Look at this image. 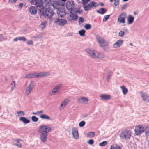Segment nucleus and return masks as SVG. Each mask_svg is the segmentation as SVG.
<instances>
[{
    "mask_svg": "<svg viewBox=\"0 0 149 149\" xmlns=\"http://www.w3.org/2000/svg\"><path fill=\"white\" fill-rule=\"evenodd\" d=\"M110 15H105L104 16V18L103 19V22H106L109 18V17L110 16Z\"/></svg>",
    "mask_w": 149,
    "mask_h": 149,
    "instance_id": "obj_41",
    "label": "nucleus"
},
{
    "mask_svg": "<svg viewBox=\"0 0 149 149\" xmlns=\"http://www.w3.org/2000/svg\"><path fill=\"white\" fill-rule=\"evenodd\" d=\"M20 141H22V140H20V139L17 140V143L16 144V145L19 147H22V145L19 142Z\"/></svg>",
    "mask_w": 149,
    "mask_h": 149,
    "instance_id": "obj_38",
    "label": "nucleus"
},
{
    "mask_svg": "<svg viewBox=\"0 0 149 149\" xmlns=\"http://www.w3.org/2000/svg\"><path fill=\"white\" fill-rule=\"evenodd\" d=\"M110 149H121V148L118 146H111Z\"/></svg>",
    "mask_w": 149,
    "mask_h": 149,
    "instance_id": "obj_44",
    "label": "nucleus"
},
{
    "mask_svg": "<svg viewBox=\"0 0 149 149\" xmlns=\"http://www.w3.org/2000/svg\"><path fill=\"white\" fill-rule=\"evenodd\" d=\"M46 24V22H42L41 24V28L42 29H44L45 27Z\"/></svg>",
    "mask_w": 149,
    "mask_h": 149,
    "instance_id": "obj_49",
    "label": "nucleus"
},
{
    "mask_svg": "<svg viewBox=\"0 0 149 149\" xmlns=\"http://www.w3.org/2000/svg\"><path fill=\"white\" fill-rule=\"evenodd\" d=\"M72 134L74 138L76 139H78L79 138L78 133V131L76 127L73 128L72 129Z\"/></svg>",
    "mask_w": 149,
    "mask_h": 149,
    "instance_id": "obj_12",
    "label": "nucleus"
},
{
    "mask_svg": "<svg viewBox=\"0 0 149 149\" xmlns=\"http://www.w3.org/2000/svg\"><path fill=\"white\" fill-rule=\"evenodd\" d=\"M74 12L75 13H78L79 14H80L82 12V10H76H76H73Z\"/></svg>",
    "mask_w": 149,
    "mask_h": 149,
    "instance_id": "obj_55",
    "label": "nucleus"
},
{
    "mask_svg": "<svg viewBox=\"0 0 149 149\" xmlns=\"http://www.w3.org/2000/svg\"><path fill=\"white\" fill-rule=\"evenodd\" d=\"M97 3L95 2L91 1L90 2V4L91 6V8L93 7L96 8L98 6V5L97 4Z\"/></svg>",
    "mask_w": 149,
    "mask_h": 149,
    "instance_id": "obj_32",
    "label": "nucleus"
},
{
    "mask_svg": "<svg viewBox=\"0 0 149 149\" xmlns=\"http://www.w3.org/2000/svg\"><path fill=\"white\" fill-rule=\"evenodd\" d=\"M134 20V17L131 15H129L128 17V24L130 25L132 24Z\"/></svg>",
    "mask_w": 149,
    "mask_h": 149,
    "instance_id": "obj_18",
    "label": "nucleus"
},
{
    "mask_svg": "<svg viewBox=\"0 0 149 149\" xmlns=\"http://www.w3.org/2000/svg\"><path fill=\"white\" fill-rule=\"evenodd\" d=\"M78 102L79 103H84V104H86L88 103V100L87 98L84 97L79 98L78 100Z\"/></svg>",
    "mask_w": 149,
    "mask_h": 149,
    "instance_id": "obj_16",
    "label": "nucleus"
},
{
    "mask_svg": "<svg viewBox=\"0 0 149 149\" xmlns=\"http://www.w3.org/2000/svg\"><path fill=\"white\" fill-rule=\"evenodd\" d=\"M44 112V111L43 110H41L39 111H37V115H38Z\"/></svg>",
    "mask_w": 149,
    "mask_h": 149,
    "instance_id": "obj_60",
    "label": "nucleus"
},
{
    "mask_svg": "<svg viewBox=\"0 0 149 149\" xmlns=\"http://www.w3.org/2000/svg\"><path fill=\"white\" fill-rule=\"evenodd\" d=\"M84 9L85 11H87L92 8L91 6L90 5V3L86 5L85 6H84Z\"/></svg>",
    "mask_w": 149,
    "mask_h": 149,
    "instance_id": "obj_30",
    "label": "nucleus"
},
{
    "mask_svg": "<svg viewBox=\"0 0 149 149\" xmlns=\"http://www.w3.org/2000/svg\"><path fill=\"white\" fill-rule=\"evenodd\" d=\"M39 76L38 75V77H44L49 76L50 74L49 72H40L39 73Z\"/></svg>",
    "mask_w": 149,
    "mask_h": 149,
    "instance_id": "obj_17",
    "label": "nucleus"
},
{
    "mask_svg": "<svg viewBox=\"0 0 149 149\" xmlns=\"http://www.w3.org/2000/svg\"><path fill=\"white\" fill-rule=\"evenodd\" d=\"M54 8L57 9V13L59 17H64L65 16L66 13L64 8L55 7Z\"/></svg>",
    "mask_w": 149,
    "mask_h": 149,
    "instance_id": "obj_5",
    "label": "nucleus"
},
{
    "mask_svg": "<svg viewBox=\"0 0 149 149\" xmlns=\"http://www.w3.org/2000/svg\"><path fill=\"white\" fill-rule=\"evenodd\" d=\"M61 84H59L57 85L54 88H55L56 90L58 91L61 88Z\"/></svg>",
    "mask_w": 149,
    "mask_h": 149,
    "instance_id": "obj_47",
    "label": "nucleus"
},
{
    "mask_svg": "<svg viewBox=\"0 0 149 149\" xmlns=\"http://www.w3.org/2000/svg\"><path fill=\"white\" fill-rule=\"evenodd\" d=\"M88 143L90 145H92L94 143V141L93 139H90L88 141Z\"/></svg>",
    "mask_w": 149,
    "mask_h": 149,
    "instance_id": "obj_56",
    "label": "nucleus"
},
{
    "mask_svg": "<svg viewBox=\"0 0 149 149\" xmlns=\"http://www.w3.org/2000/svg\"><path fill=\"white\" fill-rule=\"evenodd\" d=\"M72 34L71 33H68L67 34L66 36H72Z\"/></svg>",
    "mask_w": 149,
    "mask_h": 149,
    "instance_id": "obj_64",
    "label": "nucleus"
},
{
    "mask_svg": "<svg viewBox=\"0 0 149 149\" xmlns=\"http://www.w3.org/2000/svg\"><path fill=\"white\" fill-rule=\"evenodd\" d=\"M66 0H58L56 1V5L63 6Z\"/></svg>",
    "mask_w": 149,
    "mask_h": 149,
    "instance_id": "obj_21",
    "label": "nucleus"
},
{
    "mask_svg": "<svg viewBox=\"0 0 149 149\" xmlns=\"http://www.w3.org/2000/svg\"><path fill=\"white\" fill-rule=\"evenodd\" d=\"M19 120L25 124H27L30 122V121L29 120L26 119L25 117H21L19 118Z\"/></svg>",
    "mask_w": 149,
    "mask_h": 149,
    "instance_id": "obj_23",
    "label": "nucleus"
},
{
    "mask_svg": "<svg viewBox=\"0 0 149 149\" xmlns=\"http://www.w3.org/2000/svg\"><path fill=\"white\" fill-rule=\"evenodd\" d=\"M19 40L24 41H25L27 40L26 39L24 36L19 37Z\"/></svg>",
    "mask_w": 149,
    "mask_h": 149,
    "instance_id": "obj_42",
    "label": "nucleus"
},
{
    "mask_svg": "<svg viewBox=\"0 0 149 149\" xmlns=\"http://www.w3.org/2000/svg\"><path fill=\"white\" fill-rule=\"evenodd\" d=\"M40 117L43 119H46L48 120H50V117L48 115L46 114H42L40 116Z\"/></svg>",
    "mask_w": 149,
    "mask_h": 149,
    "instance_id": "obj_27",
    "label": "nucleus"
},
{
    "mask_svg": "<svg viewBox=\"0 0 149 149\" xmlns=\"http://www.w3.org/2000/svg\"><path fill=\"white\" fill-rule=\"evenodd\" d=\"M32 78H39V77H38L37 76H39V73H37L36 72L31 73Z\"/></svg>",
    "mask_w": 149,
    "mask_h": 149,
    "instance_id": "obj_39",
    "label": "nucleus"
},
{
    "mask_svg": "<svg viewBox=\"0 0 149 149\" xmlns=\"http://www.w3.org/2000/svg\"><path fill=\"white\" fill-rule=\"evenodd\" d=\"M112 75V72L111 71H109L107 73L106 75V81L107 82H109L110 81V79Z\"/></svg>",
    "mask_w": 149,
    "mask_h": 149,
    "instance_id": "obj_25",
    "label": "nucleus"
},
{
    "mask_svg": "<svg viewBox=\"0 0 149 149\" xmlns=\"http://www.w3.org/2000/svg\"><path fill=\"white\" fill-rule=\"evenodd\" d=\"M58 92V91L54 88L52 90V93H50L49 95H54L53 94H55Z\"/></svg>",
    "mask_w": 149,
    "mask_h": 149,
    "instance_id": "obj_40",
    "label": "nucleus"
},
{
    "mask_svg": "<svg viewBox=\"0 0 149 149\" xmlns=\"http://www.w3.org/2000/svg\"><path fill=\"white\" fill-rule=\"evenodd\" d=\"M118 17L120 18H123L125 19L127 17V14L125 12H123L119 15Z\"/></svg>",
    "mask_w": 149,
    "mask_h": 149,
    "instance_id": "obj_33",
    "label": "nucleus"
},
{
    "mask_svg": "<svg viewBox=\"0 0 149 149\" xmlns=\"http://www.w3.org/2000/svg\"><path fill=\"white\" fill-rule=\"evenodd\" d=\"M135 134L136 135L140 136L144 132V128L141 125L136 126L134 129Z\"/></svg>",
    "mask_w": 149,
    "mask_h": 149,
    "instance_id": "obj_6",
    "label": "nucleus"
},
{
    "mask_svg": "<svg viewBox=\"0 0 149 149\" xmlns=\"http://www.w3.org/2000/svg\"><path fill=\"white\" fill-rule=\"evenodd\" d=\"M144 132L146 136H149V127H146L144 129Z\"/></svg>",
    "mask_w": 149,
    "mask_h": 149,
    "instance_id": "obj_34",
    "label": "nucleus"
},
{
    "mask_svg": "<svg viewBox=\"0 0 149 149\" xmlns=\"http://www.w3.org/2000/svg\"><path fill=\"white\" fill-rule=\"evenodd\" d=\"M18 40H19V37H18V38H15L14 40H13L15 41H17Z\"/></svg>",
    "mask_w": 149,
    "mask_h": 149,
    "instance_id": "obj_63",
    "label": "nucleus"
},
{
    "mask_svg": "<svg viewBox=\"0 0 149 149\" xmlns=\"http://www.w3.org/2000/svg\"><path fill=\"white\" fill-rule=\"evenodd\" d=\"M86 53L89 54L91 57L93 58H95L97 52L95 50H92L89 49L86 50Z\"/></svg>",
    "mask_w": 149,
    "mask_h": 149,
    "instance_id": "obj_11",
    "label": "nucleus"
},
{
    "mask_svg": "<svg viewBox=\"0 0 149 149\" xmlns=\"http://www.w3.org/2000/svg\"><path fill=\"white\" fill-rule=\"evenodd\" d=\"M33 44V42L32 40H29L27 42L28 45H32Z\"/></svg>",
    "mask_w": 149,
    "mask_h": 149,
    "instance_id": "obj_59",
    "label": "nucleus"
},
{
    "mask_svg": "<svg viewBox=\"0 0 149 149\" xmlns=\"http://www.w3.org/2000/svg\"><path fill=\"white\" fill-rule=\"evenodd\" d=\"M51 5V4L50 3L49 6L45 8L44 14L40 13L41 15H42L45 18H51L54 13L53 10L51 7L52 6Z\"/></svg>",
    "mask_w": 149,
    "mask_h": 149,
    "instance_id": "obj_3",
    "label": "nucleus"
},
{
    "mask_svg": "<svg viewBox=\"0 0 149 149\" xmlns=\"http://www.w3.org/2000/svg\"><path fill=\"white\" fill-rule=\"evenodd\" d=\"M97 11L100 14H103L106 12V10L104 8H101L100 10H97Z\"/></svg>",
    "mask_w": 149,
    "mask_h": 149,
    "instance_id": "obj_31",
    "label": "nucleus"
},
{
    "mask_svg": "<svg viewBox=\"0 0 149 149\" xmlns=\"http://www.w3.org/2000/svg\"><path fill=\"white\" fill-rule=\"evenodd\" d=\"M120 88L123 95H125L128 93V90L125 86H121Z\"/></svg>",
    "mask_w": 149,
    "mask_h": 149,
    "instance_id": "obj_24",
    "label": "nucleus"
},
{
    "mask_svg": "<svg viewBox=\"0 0 149 149\" xmlns=\"http://www.w3.org/2000/svg\"><path fill=\"white\" fill-rule=\"evenodd\" d=\"M34 3L36 7L39 8V10L42 14H44L45 8L50 5L48 0H45L44 1L42 0H35Z\"/></svg>",
    "mask_w": 149,
    "mask_h": 149,
    "instance_id": "obj_2",
    "label": "nucleus"
},
{
    "mask_svg": "<svg viewBox=\"0 0 149 149\" xmlns=\"http://www.w3.org/2000/svg\"><path fill=\"white\" fill-rule=\"evenodd\" d=\"M84 22V19L82 17H80L79 18V24H81L82 23Z\"/></svg>",
    "mask_w": 149,
    "mask_h": 149,
    "instance_id": "obj_52",
    "label": "nucleus"
},
{
    "mask_svg": "<svg viewBox=\"0 0 149 149\" xmlns=\"http://www.w3.org/2000/svg\"><path fill=\"white\" fill-rule=\"evenodd\" d=\"M86 31L84 29H82L79 31V34L81 36H84L85 35V33Z\"/></svg>",
    "mask_w": 149,
    "mask_h": 149,
    "instance_id": "obj_35",
    "label": "nucleus"
},
{
    "mask_svg": "<svg viewBox=\"0 0 149 149\" xmlns=\"http://www.w3.org/2000/svg\"><path fill=\"white\" fill-rule=\"evenodd\" d=\"M69 100L68 99H66L64 100L63 102L60 105V106L59 107L60 108H63L65 106L68 104L69 102Z\"/></svg>",
    "mask_w": 149,
    "mask_h": 149,
    "instance_id": "obj_20",
    "label": "nucleus"
},
{
    "mask_svg": "<svg viewBox=\"0 0 149 149\" xmlns=\"http://www.w3.org/2000/svg\"><path fill=\"white\" fill-rule=\"evenodd\" d=\"M85 28L86 30H89L91 28V26L89 24H87L85 25Z\"/></svg>",
    "mask_w": 149,
    "mask_h": 149,
    "instance_id": "obj_45",
    "label": "nucleus"
},
{
    "mask_svg": "<svg viewBox=\"0 0 149 149\" xmlns=\"http://www.w3.org/2000/svg\"><path fill=\"white\" fill-rule=\"evenodd\" d=\"M17 113L19 115L20 114H21V116H24L25 114L24 112L23 111H20L17 112Z\"/></svg>",
    "mask_w": 149,
    "mask_h": 149,
    "instance_id": "obj_53",
    "label": "nucleus"
},
{
    "mask_svg": "<svg viewBox=\"0 0 149 149\" xmlns=\"http://www.w3.org/2000/svg\"><path fill=\"white\" fill-rule=\"evenodd\" d=\"M11 85L12 87L11 88V91H13L14 89L15 88V82L14 81H13L11 84Z\"/></svg>",
    "mask_w": 149,
    "mask_h": 149,
    "instance_id": "obj_37",
    "label": "nucleus"
},
{
    "mask_svg": "<svg viewBox=\"0 0 149 149\" xmlns=\"http://www.w3.org/2000/svg\"><path fill=\"white\" fill-rule=\"evenodd\" d=\"M141 94L143 100L145 101H149V96L147 94L144 92H141Z\"/></svg>",
    "mask_w": 149,
    "mask_h": 149,
    "instance_id": "obj_13",
    "label": "nucleus"
},
{
    "mask_svg": "<svg viewBox=\"0 0 149 149\" xmlns=\"http://www.w3.org/2000/svg\"><path fill=\"white\" fill-rule=\"evenodd\" d=\"M97 54H96L95 58L102 59L105 56L104 54L102 53H100L97 52Z\"/></svg>",
    "mask_w": 149,
    "mask_h": 149,
    "instance_id": "obj_22",
    "label": "nucleus"
},
{
    "mask_svg": "<svg viewBox=\"0 0 149 149\" xmlns=\"http://www.w3.org/2000/svg\"><path fill=\"white\" fill-rule=\"evenodd\" d=\"M85 124V122L84 121H82L79 123V126L80 127H83L84 126Z\"/></svg>",
    "mask_w": 149,
    "mask_h": 149,
    "instance_id": "obj_46",
    "label": "nucleus"
},
{
    "mask_svg": "<svg viewBox=\"0 0 149 149\" xmlns=\"http://www.w3.org/2000/svg\"><path fill=\"white\" fill-rule=\"evenodd\" d=\"M120 136L121 138L127 140L131 137V132L130 130H125L122 131Z\"/></svg>",
    "mask_w": 149,
    "mask_h": 149,
    "instance_id": "obj_4",
    "label": "nucleus"
},
{
    "mask_svg": "<svg viewBox=\"0 0 149 149\" xmlns=\"http://www.w3.org/2000/svg\"><path fill=\"white\" fill-rule=\"evenodd\" d=\"M96 39L101 47H103L107 45L105 40L101 37L97 36H96Z\"/></svg>",
    "mask_w": 149,
    "mask_h": 149,
    "instance_id": "obj_7",
    "label": "nucleus"
},
{
    "mask_svg": "<svg viewBox=\"0 0 149 149\" xmlns=\"http://www.w3.org/2000/svg\"><path fill=\"white\" fill-rule=\"evenodd\" d=\"M124 32L122 30H121L118 33V35L120 37L123 36L124 35Z\"/></svg>",
    "mask_w": 149,
    "mask_h": 149,
    "instance_id": "obj_51",
    "label": "nucleus"
},
{
    "mask_svg": "<svg viewBox=\"0 0 149 149\" xmlns=\"http://www.w3.org/2000/svg\"><path fill=\"white\" fill-rule=\"evenodd\" d=\"M51 130V128L46 125L40 126L38 132L40 135V139L41 141L45 143L47 141V133L49 132Z\"/></svg>",
    "mask_w": 149,
    "mask_h": 149,
    "instance_id": "obj_1",
    "label": "nucleus"
},
{
    "mask_svg": "<svg viewBox=\"0 0 149 149\" xmlns=\"http://www.w3.org/2000/svg\"><path fill=\"white\" fill-rule=\"evenodd\" d=\"M32 75L31 73L27 74L26 75L25 78L28 79L32 78Z\"/></svg>",
    "mask_w": 149,
    "mask_h": 149,
    "instance_id": "obj_43",
    "label": "nucleus"
},
{
    "mask_svg": "<svg viewBox=\"0 0 149 149\" xmlns=\"http://www.w3.org/2000/svg\"><path fill=\"white\" fill-rule=\"evenodd\" d=\"M95 133L94 132H90L87 134V137L89 138H93L94 136Z\"/></svg>",
    "mask_w": 149,
    "mask_h": 149,
    "instance_id": "obj_29",
    "label": "nucleus"
},
{
    "mask_svg": "<svg viewBox=\"0 0 149 149\" xmlns=\"http://www.w3.org/2000/svg\"><path fill=\"white\" fill-rule=\"evenodd\" d=\"M4 37L1 34H0V41L2 40L3 39Z\"/></svg>",
    "mask_w": 149,
    "mask_h": 149,
    "instance_id": "obj_61",
    "label": "nucleus"
},
{
    "mask_svg": "<svg viewBox=\"0 0 149 149\" xmlns=\"http://www.w3.org/2000/svg\"><path fill=\"white\" fill-rule=\"evenodd\" d=\"M70 17L72 18L73 20H76L78 18V16L77 14H74L72 13V11L70 12Z\"/></svg>",
    "mask_w": 149,
    "mask_h": 149,
    "instance_id": "obj_26",
    "label": "nucleus"
},
{
    "mask_svg": "<svg viewBox=\"0 0 149 149\" xmlns=\"http://www.w3.org/2000/svg\"><path fill=\"white\" fill-rule=\"evenodd\" d=\"M31 119L32 120L33 122H37L38 120V118L35 116H33L31 117Z\"/></svg>",
    "mask_w": 149,
    "mask_h": 149,
    "instance_id": "obj_36",
    "label": "nucleus"
},
{
    "mask_svg": "<svg viewBox=\"0 0 149 149\" xmlns=\"http://www.w3.org/2000/svg\"><path fill=\"white\" fill-rule=\"evenodd\" d=\"M100 97L102 100H108L111 97L110 95L107 94H102L100 96Z\"/></svg>",
    "mask_w": 149,
    "mask_h": 149,
    "instance_id": "obj_19",
    "label": "nucleus"
},
{
    "mask_svg": "<svg viewBox=\"0 0 149 149\" xmlns=\"http://www.w3.org/2000/svg\"><path fill=\"white\" fill-rule=\"evenodd\" d=\"M54 22L60 26H63L67 23V21L64 19L57 18L55 20Z\"/></svg>",
    "mask_w": 149,
    "mask_h": 149,
    "instance_id": "obj_10",
    "label": "nucleus"
},
{
    "mask_svg": "<svg viewBox=\"0 0 149 149\" xmlns=\"http://www.w3.org/2000/svg\"><path fill=\"white\" fill-rule=\"evenodd\" d=\"M29 1L31 2V4H34L35 1V0H29Z\"/></svg>",
    "mask_w": 149,
    "mask_h": 149,
    "instance_id": "obj_62",
    "label": "nucleus"
},
{
    "mask_svg": "<svg viewBox=\"0 0 149 149\" xmlns=\"http://www.w3.org/2000/svg\"><path fill=\"white\" fill-rule=\"evenodd\" d=\"M107 144V142L106 141H104L100 143L99 145L101 146H105Z\"/></svg>",
    "mask_w": 149,
    "mask_h": 149,
    "instance_id": "obj_48",
    "label": "nucleus"
},
{
    "mask_svg": "<svg viewBox=\"0 0 149 149\" xmlns=\"http://www.w3.org/2000/svg\"><path fill=\"white\" fill-rule=\"evenodd\" d=\"M34 87V82L33 81H31L26 89L25 92L26 95H29Z\"/></svg>",
    "mask_w": 149,
    "mask_h": 149,
    "instance_id": "obj_9",
    "label": "nucleus"
},
{
    "mask_svg": "<svg viewBox=\"0 0 149 149\" xmlns=\"http://www.w3.org/2000/svg\"><path fill=\"white\" fill-rule=\"evenodd\" d=\"M66 7L68 10L72 11L76 10L75 5L73 1H68L66 4Z\"/></svg>",
    "mask_w": 149,
    "mask_h": 149,
    "instance_id": "obj_8",
    "label": "nucleus"
},
{
    "mask_svg": "<svg viewBox=\"0 0 149 149\" xmlns=\"http://www.w3.org/2000/svg\"><path fill=\"white\" fill-rule=\"evenodd\" d=\"M114 4L115 6L119 4V0H114Z\"/></svg>",
    "mask_w": 149,
    "mask_h": 149,
    "instance_id": "obj_54",
    "label": "nucleus"
},
{
    "mask_svg": "<svg viewBox=\"0 0 149 149\" xmlns=\"http://www.w3.org/2000/svg\"><path fill=\"white\" fill-rule=\"evenodd\" d=\"M33 38H34L35 40H37L38 39H40V36L39 35H38L33 37Z\"/></svg>",
    "mask_w": 149,
    "mask_h": 149,
    "instance_id": "obj_57",
    "label": "nucleus"
},
{
    "mask_svg": "<svg viewBox=\"0 0 149 149\" xmlns=\"http://www.w3.org/2000/svg\"><path fill=\"white\" fill-rule=\"evenodd\" d=\"M123 40H117L116 43L113 45V47L115 48H118L123 43Z\"/></svg>",
    "mask_w": 149,
    "mask_h": 149,
    "instance_id": "obj_15",
    "label": "nucleus"
},
{
    "mask_svg": "<svg viewBox=\"0 0 149 149\" xmlns=\"http://www.w3.org/2000/svg\"><path fill=\"white\" fill-rule=\"evenodd\" d=\"M29 11L31 15H34L37 13V9L34 6H31L29 8Z\"/></svg>",
    "mask_w": 149,
    "mask_h": 149,
    "instance_id": "obj_14",
    "label": "nucleus"
},
{
    "mask_svg": "<svg viewBox=\"0 0 149 149\" xmlns=\"http://www.w3.org/2000/svg\"><path fill=\"white\" fill-rule=\"evenodd\" d=\"M127 6V4H125L124 5H123L122 6L121 9L122 10H123L125 9Z\"/></svg>",
    "mask_w": 149,
    "mask_h": 149,
    "instance_id": "obj_58",
    "label": "nucleus"
},
{
    "mask_svg": "<svg viewBox=\"0 0 149 149\" xmlns=\"http://www.w3.org/2000/svg\"><path fill=\"white\" fill-rule=\"evenodd\" d=\"M117 21L120 23L124 24L125 22V19L123 18H120L119 17H118V19Z\"/></svg>",
    "mask_w": 149,
    "mask_h": 149,
    "instance_id": "obj_28",
    "label": "nucleus"
},
{
    "mask_svg": "<svg viewBox=\"0 0 149 149\" xmlns=\"http://www.w3.org/2000/svg\"><path fill=\"white\" fill-rule=\"evenodd\" d=\"M90 0H82V4L84 5H86L90 1Z\"/></svg>",
    "mask_w": 149,
    "mask_h": 149,
    "instance_id": "obj_50",
    "label": "nucleus"
}]
</instances>
